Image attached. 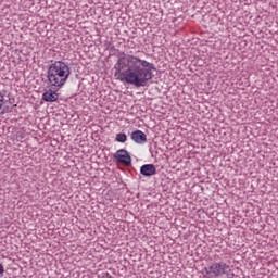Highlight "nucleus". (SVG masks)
<instances>
[{
    "label": "nucleus",
    "instance_id": "nucleus-1",
    "mask_svg": "<svg viewBox=\"0 0 278 278\" xmlns=\"http://www.w3.org/2000/svg\"><path fill=\"white\" fill-rule=\"evenodd\" d=\"M115 75L123 84L144 88L153 79L155 65L140 56L123 52L114 65Z\"/></svg>",
    "mask_w": 278,
    "mask_h": 278
},
{
    "label": "nucleus",
    "instance_id": "nucleus-2",
    "mask_svg": "<svg viewBox=\"0 0 278 278\" xmlns=\"http://www.w3.org/2000/svg\"><path fill=\"white\" fill-rule=\"evenodd\" d=\"M71 77V65L63 61L50 64L47 71V79L51 88H64Z\"/></svg>",
    "mask_w": 278,
    "mask_h": 278
},
{
    "label": "nucleus",
    "instance_id": "nucleus-3",
    "mask_svg": "<svg viewBox=\"0 0 278 278\" xmlns=\"http://www.w3.org/2000/svg\"><path fill=\"white\" fill-rule=\"evenodd\" d=\"M205 278H233L231 266L225 262H214L204 268Z\"/></svg>",
    "mask_w": 278,
    "mask_h": 278
},
{
    "label": "nucleus",
    "instance_id": "nucleus-4",
    "mask_svg": "<svg viewBox=\"0 0 278 278\" xmlns=\"http://www.w3.org/2000/svg\"><path fill=\"white\" fill-rule=\"evenodd\" d=\"M113 157L116 162H119L121 164L131 166V155L125 149L117 150Z\"/></svg>",
    "mask_w": 278,
    "mask_h": 278
},
{
    "label": "nucleus",
    "instance_id": "nucleus-5",
    "mask_svg": "<svg viewBox=\"0 0 278 278\" xmlns=\"http://www.w3.org/2000/svg\"><path fill=\"white\" fill-rule=\"evenodd\" d=\"M130 138L136 144H147V135L142 130H135Z\"/></svg>",
    "mask_w": 278,
    "mask_h": 278
},
{
    "label": "nucleus",
    "instance_id": "nucleus-6",
    "mask_svg": "<svg viewBox=\"0 0 278 278\" xmlns=\"http://www.w3.org/2000/svg\"><path fill=\"white\" fill-rule=\"evenodd\" d=\"M140 173L143 177H153V175H157V168L153 164H146L140 167Z\"/></svg>",
    "mask_w": 278,
    "mask_h": 278
},
{
    "label": "nucleus",
    "instance_id": "nucleus-7",
    "mask_svg": "<svg viewBox=\"0 0 278 278\" xmlns=\"http://www.w3.org/2000/svg\"><path fill=\"white\" fill-rule=\"evenodd\" d=\"M42 100L47 103H55V101H58V92L49 89L43 92Z\"/></svg>",
    "mask_w": 278,
    "mask_h": 278
},
{
    "label": "nucleus",
    "instance_id": "nucleus-8",
    "mask_svg": "<svg viewBox=\"0 0 278 278\" xmlns=\"http://www.w3.org/2000/svg\"><path fill=\"white\" fill-rule=\"evenodd\" d=\"M116 142L125 143L127 142V135L125 132H119L115 137Z\"/></svg>",
    "mask_w": 278,
    "mask_h": 278
},
{
    "label": "nucleus",
    "instance_id": "nucleus-9",
    "mask_svg": "<svg viewBox=\"0 0 278 278\" xmlns=\"http://www.w3.org/2000/svg\"><path fill=\"white\" fill-rule=\"evenodd\" d=\"M3 101H4L3 93H1L0 91V110L1 108H3Z\"/></svg>",
    "mask_w": 278,
    "mask_h": 278
},
{
    "label": "nucleus",
    "instance_id": "nucleus-10",
    "mask_svg": "<svg viewBox=\"0 0 278 278\" xmlns=\"http://www.w3.org/2000/svg\"><path fill=\"white\" fill-rule=\"evenodd\" d=\"M5 273V267H3V264L0 263V277Z\"/></svg>",
    "mask_w": 278,
    "mask_h": 278
}]
</instances>
